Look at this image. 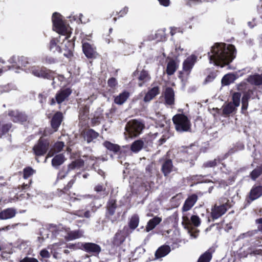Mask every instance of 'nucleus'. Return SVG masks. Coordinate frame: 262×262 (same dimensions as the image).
Segmentation results:
<instances>
[{
	"label": "nucleus",
	"instance_id": "f257e3e1",
	"mask_svg": "<svg viewBox=\"0 0 262 262\" xmlns=\"http://www.w3.org/2000/svg\"><path fill=\"white\" fill-rule=\"evenodd\" d=\"M236 50L234 45L225 43H215L211 47V52H208L210 62L222 67L227 65L235 58Z\"/></svg>",
	"mask_w": 262,
	"mask_h": 262
},
{
	"label": "nucleus",
	"instance_id": "f03ea898",
	"mask_svg": "<svg viewBox=\"0 0 262 262\" xmlns=\"http://www.w3.org/2000/svg\"><path fill=\"white\" fill-rule=\"evenodd\" d=\"M232 205L230 200L225 197L220 198L211 207L210 217L212 221L218 219L225 214Z\"/></svg>",
	"mask_w": 262,
	"mask_h": 262
},
{
	"label": "nucleus",
	"instance_id": "7ed1b4c3",
	"mask_svg": "<svg viewBox=\"0 0 262 262\" xmlns=\"http://www.w3.org/2000/svg\"><path fill=\"white\" fill-rule=\"evenodd\" d=\"M176 131L180 133L191 132V123L184 114H177L172 118Z\"/></svg>",
	"mask_w": 262,
	"mask_h": 262
},
{
	"label": "nucleus",
	"instance_id": "20e7f679",
	"mask_svg": "<svg viewBox=\"0 0 262 262\" xmlns=\"http://www.w3.org/2000/svg\"><path fill=\"white\" fill-rule=\"evenodd\" d=\"M52 19L53 27L55 28L56 31L59 34L66 35V39H69L71 32L68 30L65 25L62 15L57 12H54L52 15Z\"/></svg>",
	"mask_w": 262,
	"mask_h": 262
},
{
	"label": "nucleus",
	"instance_id": "39448f33",
	"mask_svg": "<svg viewBox=\"0 0 262 262\" xmlns=\"http://www.w3.org/2000/svg\"><path fill=\"white\" fill-rule=\"evenodd\" d=\"M180 153L184 161L189 162L190 167L194 165V161L198 158V152L197 148L194 145L182 146Z\"/></svg>",
	"mask_w": 262,
	"mask_h": 262
},
{
	"label": "nucleus",
	"instance_id": "423d86ee",
	"mask_svg": "<svg viewBox=\"0 0 262 262\" xmlns=\"http://www.w3.org/2000/svg\"><path fill=\"white\" fill-rule=\"evenodd\" d=\"M30 72L34 76L38 78L53 80L55 78V73L53 71L42 66H34L31 68Z\"/></svg>",
	"mask_w": 262,
	"mask_h": 262
},
{
	"label": "nucleus",
	"instance_id": "0eeeda50",
	"mask_svg": "<svg viewBox=\"0 0 262 262\" xmlns=\"http://www.w3.org/2000/svg\"><path fill=\"white\" fill-rule=\"evenodd\" d=\"M49 147V140L48 139L40 137L32 149L36 157H40L44 156L47 152Z\"/></svg>",
	"mask_w": 262,
	"mask_h": 262
},
{
	"label": "nucleus",
	"instance_id": "6e6552de",
	"mask_svg": "<svg viewBox=\"0 0 262 262\" xmlns=\"http://www.w3.org/2000/svg\"><path fill=\"white\" fill-rule=\"evenodd\" d=\"M144 128V124L136 119L129 121L125 127L126 130L132 137L138 136L141 134Z\"/></svg>",
	"mask_w": 262,
	"mask_h": 262
},
{
	"label": "nucleus",
	"instance_id": "1a4fd4ad",
	"mask_svg": "<svg viewBox=\"0 0 262 262\" xmlns=\"http://www.w3.org/2000/svg\"><path fill=\"white\" fill-rule=\"evenodd\" d=\"M262 196V185L254 184L245 198V206L250 205L252 202Z\"/></svg>",
	"mask_w": 262,
	"mask_h": 262
},
{
	"label": "nucleus",
	"instance_id": "9d476101",
	"mask_svg": "<svg viewBox=\"0 0 262 262\" xmlns=\"http://www.w3.org/2000/svg\"><path fill=\"white\" fill-rule=\"evenodd\" d=\"M72 90L70 88H62L60 89L56 93L55 98H52L50 101V104L54 105L57 103L61 104L66 100H68L69 96L71 95Z\"/></svg>",
	"mask_w": 262,
	"mask_h": 262
},
{
	"label": "nucleus",
	"instance_id": "9b49d317",
	"mask_svg": "<svg viewBox=\"0 0 262 262\" xmlns=\"http://www.w3.org/2000/svg\"><path fill=\"white\" fill-rule=\"evenodd\" d=\"M133 77H136L138 85L142 87L145 83L149 82L151 80V76L149 72L144 69L139 72L138 70L135 71L133 73Z\"/></svg>",
	"mask_w": 262,
	"mask_h": 262
},
{
	"label": "nucleus",
	"instance_id": "f8f14e48",
	"mask_svg": "<svg viewBox=\"0 0 262 262\" xmlns=\"http://www.w3.org/2000/svg\"><path fill=\"white\" fill-rule=\"evenodd\" d=\"M80 249L90 254L91 256H98L101 251V247L94 243H81Z\"/></svg>",
	"mask_w": 262,
	"mask_h": 262
},
{
	"label": "nucleus",
	"instance_id": "ddd939ff",
	"mask_svg": "<svg viewBox=\"0 0 262 262\" xmlns=\"http://www.w3.org/2000/svg\"><path fill=\"white\" fill-rule=\"evenodd\" d=\"M8 115L14 123L23 124L26 122L28 119V116L25 112L19 111L18 110L8 111Z\"/></svg>",
	"mask_w": 262,
	"mask_h": 262
},
{
	"label": "nucleus",
	"instance_id": "4468645a",
	"mask_svg": "<svg viewBox=\"0 0 262 262\" xmlns=\"http://www.w3.org/2000/svg\"><path fill=\"white\" fill-rule=\"evenodd\" d=\"M82 47L83 52L88 59H95L97 57L98 53L96 47L89 42L83 43Z\"/></svg>",
	"mask_w": 262,
	"mask_h": 262
},
{
	"label": "nucleus",
	"instance_id": "2eb2a0df",
	"mask_svg": "<svg viewBox=\"0 0 262 262\" xmlns=\"http://www.w3.org/2000/svg\"><path fill=\"white\" fill-rule=\"evenodd\" d=\"M63 120V115L62 112L60 111L56 112L52 116L50 124L51 128L55 131L57 132Z\"/></svg>",
	"mask_w": 262,
	"mask_h": 262
},
{
	"label": "nucleus",
	"instance_id": "dca6fc26",
	"mask_svg": "<svg viewBox=\"0 0 262 262\" xmlns=\"http://www.w3.org/2000/svg\"><path fill=\"white\" fill-rule=\"evenodd\" d=\"M154 164L152 162L148 164L145 168V175L144 176L146 182L144 183L145 187L151 188L154 185L153 181L154 177L152 176Z\"/></svg>",
	"mask_w": 262,
	"mask_h": 262
},
{
	"label": "nucleus",
	"instance_id": "f3484780",
	"mask_svg": "<svg viewBox=\"0 0 262 262\" xmlns=\"http://www.w3.org/2000/svg\"><path fill=\"white\" fill-rule=\"evenodd\" d=\"M196 56L191 55L188 57L183 63V70L187 74H189L196 61Z\"/></svg>",
	"mask_w": 262,
	"mask_h": 262
},
{
	"label": "nucleus",
	"instance_id": "a211bd4d",
	"mask_svg": "<svg viewBox=\"0 0 262 262\" xmlns=\"http://www.w3.org/2000/svg\"><path fill=\"white\" fill-rule=\"evenodd\" d=\"M174 166L172 160L166 159L164 160L161 168V170L165 177H168L173 171Z\"/></svg>",
	"mask_w": 262,
	"mask_h": 262
},
{
	"label": "nucleus",
	"instance_id": "6ab92c4d",
	"mask_svg": "<svg viewBox=\"0 0 262 262\" xmlns=\"http://www.w3.org/2000/svg\"><path fill=\"white\" fill-rule=\"evenodd\" d=\"M164 97L165 104L166 105L172 106L174 104V93L173 89L171 87L166 88Z\"/></svg>",
	"mask_w": 262,
	"mask_h": 262
},
{
	"label": "nucleus",
	"instance_id": "aec40b11",
	"mask_svg": "<svg viewBox=\"0 0 262 262\" xmlns=\"http://www.w3.org/2000/svg\"><path fill=\"white\" fill-rule=\"evenodd\" d=\"M82 135L88 143L92 142L99 136V134L92 128L85 129L83 130Z\"/></svg>",
	"mask_w": 262,
	"mask_h": 262
},
{
	"label": "nucleus",
	"instance_id": "412c9836",
	"mask_svg": "<svg viewBox=\"0 0 262 262\" xmlns=\"http://www.w3.org/2000/svg\"><path fill=\"white\" fill-rule=\"evenodd\" d=\"M10 60L11 63H13V66L18 68L23 67H25L29 63L28 58L23 56H13L10 58Z\"/></svg>",
	"mask_w": 262,
	"mask_h": 262
},
{
	"label": "nucleus",
	"instance_id": "4be33fe9",
	"mask_svg": "<svg viewBox=\"0 0 262 262\" xmlns=\"http://www.w3.org/2000/svg\"><path fill=\"white\" fill-rule=\"evenodd\" d=\"M198 199V195L196 194H192L189 195L185 200L182 210L183 211H187L189 210L195 204Z\"/></svg>",
	"mask_w": 262,
	"mask_h": 262
},
{
	"label": "nucleus",
	"instance_id": "5701e85b",
	"mask_svg": "<svg viewBox=\"0 0 262 262\" xmlns=\"http://www.w3.org/2000/svg\"><path fill=\"white\" fill-rule=\"evenodd\" d=\"M76 180V176L68 183V184L62 189H57V194L59 196H61L62 194H66L70 195V189L73 187L74 184L75 183Z\"/></svg>",
	"mask_w": 262,
	"mask_h": 262
},
{
	"label": "nucleus",
	"instance_id": "b1692460",
	"mask_svg": "<svg viewBox=\"0 0 262 262\" xmlns=\"http://www.w3.org/2000/svg\"><path fill=\"white\" fill-rule=\"evenodd\" d=\"M16 214V210L13 208H8L0 212V219L8 220L14 217Z\"/></svg>",
	"mask_w": 262,
	"mask_h": 262
},
{
	"label": "nucleus",
	"instance_id": "393cba45",
	"mask_svg": "<svg viewBox=\"0 0 262 262\" xmlns=\"http://www.w3.org/2000/svg\"><path fill=\"white\" fill-rule=\"evenodd\" d=\"M75 43L73 39L69 40L65 43L64 52L63 55L68 58H71L73 56V51L74 49Z\"/></svg>",
	"mask_w": 262,
	"mask_h": 262
},
{
	"label": "nucleus",
	"instance_id": "a878e982",
	"mask_svg": "<svg viewBox=\"0 0 262 262\" xmlns=\"http://www.w3.org/2000/svg\"><path fill=\"white\" fill-rule=\"evenodd\" d=\"M162 221V218L158 216H156L151 219L149 220L145 227V231L149 232L153 230Z\"/></svg>",
	"mask_w": 262,
	"mask_h": 262
},
{
	"label": "nucleus",
	"instance_id": "bb28decb",
	"mask_svg": "<svg viewBox=\"0 0 262 262\" xmlns=\"http://www.w3.org/2000/svg\"><path fill=\"white\" fill-rule=\"evenodd\" d=\"M130 96V93L124 90L114 98L115 103L118 105H122Z\"/></svg>",
	"mask_w": 262,
	"mask_h": 262
},
{
	"label": "nucleus",
	"instance_id": "cd10ccee",
	"mask_svg": "<svg viewBox=\"0 0 262 262\" xmlns=\"http://www.w3.org/2000/svg\"><path fill=\"white\" fill-rule=\"evenodd\" d=\"M160 93V88L158 86H154L149 90L146 93L144 101L146 102H149Z\"/></svg>",
	"mask_w": 262,
	"mask_h": 262
},
{
	"label": "nucleus",
	"instance_id": "c85d7f7f",
	"mask_svg": "<svg viewBox=\"0 0 262 262\" xmlns=\"http://www.w3.org/2000/svg\"><path fill=\"white\" fill-rule=\"evenodd\" d=\"M125 238L126 236L124 235L123 231L122 230H118L115 234L112 242L114 245L119 246L124 242Z\"/></svg>",
	"mask_w": 262,
	"mask_h": 262
},
{
	"label": "nucleus",
	"instance_id": "c756f323",
	"mask_svg": "<svg viewBox=\"0 0 262 262\" xmlns=\"http://www.w3.org/2000/svg\"><path fill=\"white\" fill-rule=\"evenodd\" d=\"M179 67L178 63L174 59H171L168 62L166 72L168 75H173Z\"/></svg>",
	"mask_w": 262,
	"mask_h": 262
},
{
	"label": "nucleus",
	"instance_id": "7c9ffc66",
	"mask_svg": "<svg viewBox=\"0 0 262 262\" xmlns=\"http://www.w3.org/2000/svg\"><path fill=\"white\" fill-rule=\"evenodd\" d=\"M247 81L252 85L259 86L262 85V75L258 74L250 75Z\"/></svg>",
	"mask_w": 262,
	"mask_h": 262
},
{
	"label": "nucleus",
	"instance_id": "2f4dec72",
	"mask_svg": "<svg viewBox=\"0 0 262 262\" xmlns=\"http://www.w3.org/2000/svg\"><path fill=\"white\" fill-rule=\"evenodd\" d=\"M170 247L169 245L161 246L156 251L155 256L158 258L164 257L170 252Z\"/></svg>",
	"mask_w": 262,
	"mask_h": 262
},
{
	"label": "nucleus",
	"instance_id": "473e14b6",
	"mask_svg": "<svg viewBox=\"0 0 262 262\" xmlns=\"http://www.w3.org/2000/svg\"><path fill=\"white\" fill-rule=\"evenodd\" d=\"M117 207V201L114 199H110L106 206V214L108 216L114 215Z\"/></svg>",
	"mask_w": 262,
	"mask_h": 262
},
{
	"label": "nucleus",
	"instance_id": "72a5a7b5",
	"mask_svg": "<svg viewBox=\"0 0 262 262\" xmlns=\"http://www.w3.org/2000/svg\"><path fill=\"white\" fill-rule=\"evenodd\" d=\"M103 145L108 150L113 152L114 154H117L120 150V147L119 145L114 144L110 141H105L103 143Z\"/></svg>",
	"mask_w": 262,
	"mask_h": 262
},
{
	"label": "nucleus",
	"instance_id": "f704fd0d",
	"mask_svg": "<svg viewBox=\"0 0 262 262\" xmlns=\"http://www.w3.org/2000/svg\"><path fill=\"white\" fill-rule=\"evenodd\" d=\"M143 142L141 138L134 141L130 145V150L134 152L137 153L143 147Z\"/></svg>",
	"mask_w": 262,
	"mask_h": 262
},
{
	"label": "nucleus",
	"instance_id": "c9c22d12",
	"mask_svg": "<svg viewBox=\"0 0 262 262\" xmlns=\"http://www.w3.org/2000/svg\"><path fill=\"white\" fill-rule=\"evenodd\" d=\"M214 250L209 249L202 254L198 260V262H210L212 257V253Z\"/></svg>",
	"mask_w": 262,
	"mask_h": 262
},
{
	"label": "nucleus",
	"instance_id": "e433bc0d",
	"mask_svg": "<svg viewBox=\"0 0 262 262\" xmlns=\"http://www.w3.org/2000/svg\"><path fill=\"white\" fill-rule=\"evenodd\" d=\"M59 40L57 38H52L49 43V49L50 51H53V52L57 51L59 53H61L62 49L61 47L57 44Z\"/></svg>",
	"mask_w": 262,
	"mask_h": 262
},
{
	"label": "nucleus",
	"instance_id": "4c0bfd02",
	"mask_svg": "<svg viewBox=\"0 0 262 262\" xmlns=\"http://www.w3.org/2000/svg\"><path fill=\"white\" fill-rule=\"evenodd\" d=\"M90 107L87 105H82L79 108V118L85 120L88 117L90 112Z\"/></svg>",
	"mask_w": 262,
	"mask_h": 262
},
{
	"label": "nucleus",
	"instance_id": "58836bf2",
	"mask_svg": "<svg viewBox=\"0 0 262 262\" xmlns=\"http://www.w3.org/2000/svg\"><path fill=\"white\" fill-rule=\"evenodd\" d=\"M84 161L81 159L76 160L72 162L68 166L67 174L70 171L74 170L76 168H81L84 166Z\"/></svg>",
	"mask_w": 262,
	"mask_h": 262
},
{
	"label": "nucleus",
	"instance_id": "ea45409f",
	"mask_svg": "<svg viewBox=\"0 0 262 262\" xmlns=\"http://www.w3.org/2000/svg\"><path fill=\"white\" fill-rule=\"evenodd\" d=\"M64 160L65 158L62 154L56 155L52 160V165L53 167H58L61 165Z\"/></svg>",
	"mask_w": 262,
	"mask_h": 262
},
{
	"label": "nucleus",
	"instance_id": "a19ab883",
	"mask_svg": "<svg viewBox=\"0 0 262 262\" xmlns=\"http://www.w3.org/2000/svg\"><path fill=\"white\" fill-rule=\"evenodd\" d=\"M232 102H229L226 105L223 106L222 113L223 115L225 116L229 115L230 114L234 112L236 109Z\"/></svg>",
	"mask_w": 262,
	"mask_h": 262
},
{
	"label": "nucleus",
	"instance_id": "79ce46f5",
	"mask_svg": "<svg viewBox=\"0 0 262 262\" xmlns=\"http://www.w3.org/2000/svg\"><path fill=\"white\" fill-rule=\"evenodd\" d=\"M139 223V217L135 214L132 216L129 222L128 226L130 229H135L138 226Z\"/></svg>",
	"mask_w": 262,
	"mask_h": 262
},
{
	"label": "nucleus",
	"instance_id": "37998d69",
	"mask_svg": "<svg viewBox=\"0 0 262 262\" xmlns=\"http://www.w3.org/2000/svg\"><path fill=\"white\" fill-rule=\"evenodd\" d=\"M82 234L79 230L71 231L67 233L66 239L67 241H72L80 238Z\"/></svg>",
	"mask_w": 262,
	"mask_h": 262
},
{
	"label": "nucleus",
	"instance_id": "c03bdc74",
	"mask_svg": "<svg viewBox=\"0 0 262 262\" xmlns=\"http://www.w3.org/2000/svg\"><path fill=\"white\" fill-rule=\"evenodd\" d=\"M36 173V170L31 166H27L23 169V177L24 179H27Z\"/></svg>",
	"mask_w": 262,
	"mask_h": 262
},
{
	"label": "nucleus",
	"instance_id": "a18cd8bd",
	"mask_svg": "<svg viewBox=\"0 0 262 262\" xmlns=\"http://www.w3.org/2000/svg\"><path fill=\"white\" fill-rule=\"evenodd\" d=\"M12 124L11 123H7L0 125V138L3 135L8 133L12 128Z\"/></svg>",
	"mask_w": 262,
	"mask_h": 262
},
{
	"label": "nucleus",
	"instance_id": "49530a36",
	"mask_svg": "<svg viewBox=\"0 0 262 262\" xmlns=\"http://www.w3.org/2000/svg\"><path fill=\"white\" fill-rule=\"evenodd\" d=\"M262 174V166H257L250 173V178L253 180H255Z\"/></svg>",
	"mask_w": 262,
	"mask_h": 262
},
{
	"label": "nucleus",
	"instance_id": "de8ad7c7",
	"mask_svg": "<svg viewBox=\"0 0 262 262\" xmlns=\"http://www.w3.org/2000/svg\"><path fill=\"white\" fill-rule=\"evenodd\" d=\"M234 75L232 74L225 75L222 79V83L224 85H229L233 81Z\"/></svg>",
	"mask_w": 262,
	"mask_h": 262
},
{
	"label": "nucleus",
	"instance_id": "09e8293b",
	"mask_svg": "<svg viewBox=\"0 0 262 262\" xmlns=\"http://www.w3.org/2000/svg\"><path fill=\"white\" fill-rule=\"evenodd\" d=\"M241 93L239 92H234L232 96V104L235 107L239 106L240 104V99Z\"/></svg>",
	"mask_w": 262,
	"mask_h": 262
},
{
	"label": "nucleus",
	"instance_id": "8fccbe9b",
	"mask_svg": "<svg viewBox=\"0 0 262 262\" xmlns=\"http://www.w3.org/2000/svg\"><path fill=\"white\" fill-rule=\"evenodd\" d=\"M218 163H220L217 158H215L213 160H210L204 162L203 164L204 168H211L215 167Z\"/></svg>",
	"mask_w": 262,
	"mask_h": 262
},
{
	"label": "nucleus",
	"instance_id": "3c124183",
	"mask_svg": "<svg viewBox=\"0 0 262 262\" xmlns=\"http://www.w3.org/2000/svg\"><path fill=\"white\" fill-rule=\"evenodd\" d=\"M41 62L45 64H51L57 62L56 58L51 56H45L41 58Z\"/></svg>",
	"mask_w": 262,
	"mask_h": 262
},
{
	"label": "nucleus",
	"instance_id": "603ef678",
	"mask_svg": "<svg viewBox=\"0 0 262 262\" xmlns=\"http://www.w3.org/2000/svg\"><path fill=\"white\" fill-rule=\"evenodd\" d=\"M141 140L143 142V147L145 149L148 148L149 147H152L153 144V140L150 137H147L141 138Z\"/></svg>",
	"mask_w": 262,
	"mask_h": 262
},
{
	"label": "nucleus",
	"instance_id": "864d4df0",
	"mask_svg": "<svg viewBox=\"0 0 262 262\" xmlns=\"http://www.w3.org/2000/svg\"><path fill=\"white\" fill-rule=\"evenodd\" d=\"M64 146V144L63 142L57 141L54 144L52 148L56 153H58L62 150Z\"/></svg>",
	"mask_w": 262,
	"mask_h": 262
},
{
	"label": "nucleus",
	"instance_id": "5fc2aeb1",
	"mask_svg": "<svg viewBox=\"0 0 262 262\" xmlns=\"http://www.w3.org/2000/svg\"><path fill=\"white\" fill-rule=\"evenodd\" d=\"M191 223L195 227H198L201 224V220L198 215H193L190 218Z\"/></svg>",
	"mask_w": 262,
	"mask_h": 262
},
{
	"label": "nucleus",
	"instance_id": "6e6d98bb",
	"mask_svg": "<svg viewBox=\"0 0 262 262\" xmlns=\"http://www.w3.org/2000/svg\"><path fill=\"white\" fill-rule=\"evenodd\" d=\"M155 38L158 41H164L166 39V36L164 32L162 30H158L155 33Z\"/></svg>",
	"mask_w": 262,
	"mask_h": 262
},
{
	"label": "nucleus",
	"instance_id": "4d7b16f0",
	"mask_svg": "<svg viewBox=\"0 0 262 262\" xmlns=\"http://www.w3.org/2000/svg\"><path fill=\"white\" fill-rule=\"evenodd\" d=\"M216 77V74L214 72H211L206 77L204 80V83L206 84L209 82H211L213 81V80Z\"/></svg>",
	"mask_w": 262,
	"mask_h": 262
},
{
	"label": "nucleus",
	"instance_id": "13d9d810",
	"mask_svg": "<svg viewBox=\"0 0 262 262\" xmlns=\"http://www.w3.org/2000/svg\"><path fill=\"white\" fill-rule=\"evenodd\" d=\"M103 117L100 116H95L91 119V126H95L97 125H99L100 123L101 120Z\"/></svg>",
	"mask_w": 262,
	"mask_h": 262
},
{
	"label": "nucleus",
	"instance_id": "bf43d9fd",
	"mask_svg": "<svg viewBox=\"0 0 262 262\" xmlns=\"http://www.w3.org/2000/svg\"><path fill=\"white\" fill-rule=\"evenodd\" d=\"M243 93L244 95L242 98V99L244 100L249 101L252 95H253V91L252 90L249 89L246 92H244Z\"/></svg>",
	"mask_w": 262,
	"mask_h": 262
},
{
	"label": "nucleus",
	"instance_id": "052dcab7",
	"mask_svg": "<svg viewBox=\"0 0 262 262\" xmlns=\"http://www.w3.org/2000/svg\"><path fill=\"white\" fill-rule=\"evenodd\" d=\"M118 84L116 79L114 77H111L107 80V85L112 89H115Z\"/></svg>",
	"mask_w": 262,
	"mask_h": 262
},
{
	"label": "nucleus",
	"instance_id": "680f3d73",
	"mask_svg": "<svg viewBox=\"0 0 262 262\" xmlns=\"http://www.w3.org/2000/svg\"><path fill=\"white\" fill-rule=\"evenodd\" d=\"M47 94L45 92L39 93L38 95L39 101L40 103L43 104L46 101Z\"/></svg>",
	"mask_w": 262,
	"mask_h": 262
},
{
	"label": "nucleus",
	"instance_id": "e2e57ef3",
	"mask_svg": "<svg viewBox=\"0 0 262 262\" xmlns=\"http://www.w3.org/2000/svg\"><path fill=\"white\" fill-rule=\"evenodd\" d=\"M247 83L245 82H241L237 85V90L242 92H244L247 89Z\"/></svg>",
	"mask_w": 262,
	"mask_h": 262
},
{
	"label": "nucleus",
	"instance_id": "0e129e2a",
	"mask_svg": "<svg viewBox=\"0 0 262 262\" xmlns=\"http://www.w3.org/2000/svg\"><path fill=\"white\" fill-rule=\"evenodd\" d=\"M19 262H39L38 260L34 257H25L20 260Z\"/></svg>",
	"mask_w": 262,
	"mask_h": 262
},
{
	"label": "nucleus",
	"instance_id": "69168bd1",
	"mask_svg": "<svg viewBox=\"0 0 262 262\" xmlns=\"http://www.w3.org/2000/svg\"><path fill=\"white\" fill-rule=\"evenodd\" d=\"M128 11V8L127 7H124L122 10H121L118 13L119 17H123L125 16Z\"/></svg>",
	"mask_w": 262,
	"mask_h": 262
},
{
	"label": "nucleus",
	"instance_id": "338daca9",
	"mask_svg": "<svg viewBox=\"0 0 262 262\" xmlns=\"http://www.w3.org/2000/svg\"><path fill=\"white\" fill-rule=\"evenodd\" d=\"M169 137L168 134H165L163 135L162 137L159 140V143L160 145L163 144L164 143L166 142L167 139Z\"/></svg>",
	"mask_w": 262,
	"mask_h": 262
},
{
	"label": "nucleus",
	"instance_id": "774afa93",
	"mask_svg": "<svg viewBox=\"0 0 262 262\" xmlns=\"http://www.w3.org/2000/svg\"><path fill=\"white\" fill-rule=\"evenodd\" d=\"M105 187L102 184H98L94 187V190L97 192L104 191L105 190Z\"/></svg>",
	"mask_w": 262,
	"mask_h": 262
}]
</instances>
